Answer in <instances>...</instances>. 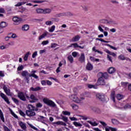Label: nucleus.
Masks as SVG:
<instances>
[{"instance_id":"1","label":"nucleus","mask_w":131,"mask_h":131,"mask_svg":"<svg viewBox=\"0 0 131 131\" xmlns=\"http://www.w3.org/2000/svg\"><path fill=\"white\" fill-rule=\"evenodd\" d=\"M98 76L99 77V78L98 80L97 83L99 85H105L106 82H105V80L108 78V74L107 73H99Z\"/></svg>"},{"instance_id":"2","label":"nucleus","mask_w":131,"mask_h":131,"mask_svg":"<svg viewBox=\"0 0 131 131\" xmlns=\"http://www.w3.org/2000/svg\"><path fill=\"white\" fill-rule=\"evenodd\" d=\"M70 99L73 101V102H75V103L79 104V103H81L84 100V97L78 95L77 94H74L70 96Z\"/></svg>"},{"instance_id":"3","label":"nucleus","mask_w":131,"mask_h":131,"mask_svg":"<svg viewBox=\"0 0 131 131\" xmlns=\"http://www.w3.org/2000/svg\"><path fill=\"white\" fill-rule=\"evenodd\" d=\"M35 73H36V71H31V74H29L28 73V72L26 71H23L21 73L22 76H26V79L28 80L29 79V78L26 76H29V77H34V78H35L36 79H37L38 78V76L36 75H35Z\"/></svg>"},{"instance_id":"4","label":"nucleus","mask_w":131,"mask_h":131,"mask_svg":"<svg viewBox=\"0 0 131 131\" xmlns=\"http://www.w3.org/2000/svg\"><path fill=\"white\" fill-rule=\"evenodd\" d=\"M17 97L21 100V101H23L24 102H25L27 101V99H28L29 100V96H28V94L26 93H24L22 92H19L17 93Z\"/></svg>"},{"instance_id":"5","label":"nucleus","mask_w":131,"mask_h":131,"mask_svg":"<svg viewBox=\"0 0 131 131\" xmlns=\"http://www.w3.org/2000/svg\"><path fill=\"white\" fill-rule=\"evenodd\" d=\"M103 28H104V30H105V31H104ZM98 29L100 32H102V33H103L104 36H108V32L106 31H109V28L105 27V26L103 25H99L98 26Z\"/></svg>"},{"instance_id":"6","label":"nucleus","mask_w":131,"mask_h":131,"mask_svg":"<svg viewBox=\"0 0 131 131\" xmlns=\"http://www.w3.org/2000/svg\"><path fill=\"white\" fill-rule=\"evenodd\" d=\"M43 102L48 105V106H51V107H56V104L54 101L48 99V98H44L43 99Z\"/></svg>"},{"instance_id":"7","label":"nucleus","mask_w":131,"mask_h":131,"mask_svg":"<svg viewBox=\"0 0 131 131\" xmlns=\"http://www.w3.org/2000/svg\"><path fill=\"white\" fill-rule=\"evenodd\" d=\"M96 98H97V99H99L100 101H104L106 100V96H105L104 94L102 93H97L96 94Z\"/></svg>"},{"instance_id":"8","label":"nucleus","mask_w":131,"mask_h":131,"mask_svg":"<svg viewBox=\"0 0 131 131\" xmlns=\"http://www.w3.org/2000/svg\"><path fill=\"white\" fill-rule=\"evenodd\" d=\"M78 61L80 63H84L85 62V55L84 53H81L78 58Z\"/></svg>"},{"instance_id":"9","label":"nucleus","mask_w":131,"mask_h":131,"mask_svg":"<svg viewBox=\"0 0 131 131\" xmlns=\"http://www.w3.org/2000/svg\"><path fill=\"white\" fill-rule=\"evenodd\" d=\"M0 97H1V98L4 100L5 102H6L7 104H10V100H9V98H8V97H7L5 94L1 93L0 94Z\"/></svg>"},{"instance_id":"10","label":"nucleus","mask_w":131,"mask_h":131,"mask_svg":"<svg viewBox=\"0 0 131 131\" xmlns=\"http://www.w3.org/2000/svg\"><path fill=\"white\" fill-rule=\"evenodd\" d=\"M69 48H74L75 49H76V48H79V49H84V46H80L79 45H78V44L77 43H72L71 44V45H70L69 46Z\"/></svg>"},{"instance_id":"11","label":"nucleus","mask_w":131,"mask_h":131,"mask_svg":"<svg viewBox=\"0 0 131 131\" xmlns=\"http://www.w3.org/2000/svg\"><path fill=\"white\" fill-rule=\"evenodd\" d=\"M26 114L29 117H32V116H35V112H34V111L27 110L26 111Z\"/></svg>"},{"instance_id":"12","label":"nucleus","mask_w":131,"mask_h":131,"mask_svg":"<svg viewBox=\"0 0 131 131\" xmlns=\"http://www.w3.org/2000/svg\"><path fill=\"white\" fill-rule=\"evenodd\" d=\"M3 89L7 96H12V93L10 91V89L9 88H7L6 86H4Z\"/></svg>"},{"instance_id":"13","label":"nucleus","mask_w":131,"mask_h":131,"mask_svg":"<svg viewBox=\"0 0 131 131\" xmlns=\"http://www.w3.org/2000/svg\"><path fill=\"white\" fill-rule=\"evenodd\" d=\"M52 123H53V125L54 124H57V125H63V126H66V125H67V124H66V123L65 122H63L61 121L53 122Z\"/></svg>"},{"instance_id":"14","label":"nucleus","mask_w":131,"mask_h":131,"mask_svg":"<svg viewBox=\"0 0 131 131\" xmlns=\"http://www.w3.org/2000/svg\"><path fill=\"white\" fill-rule=\"evenodd\" d=\"M13 22L15 23H17V24H19L21 21H22V19L17 17H14L12 19Z\"/></svg>"},{"instance_id":"15","label":"nucleus","mask_w":131,"mask_h":131,"mask_svg":"<svg viewBox=\"0 0 131 131\" xmlns=\"http://www.w3.org/2000/svg\"><path fill=\"white\" fill-rule=\"evenodd\" d=\"M19 125H20L21 128H22V129H24V130H25V129H26L27 127H26V124L25 123H24L22 121H19L18 122Z\"/></svg>"},{"instance_id":"16","label":"nucleus","mask_w":131,"mask_h":131,"mask_svg":"<svg viewBox=\"0 0 131 131\" xmlns=\"http://www.w3.org/2000/svg\"><path fill=\"white\" fill-rule=\"evenodd\" d=\"M79 39H80V36L79 35H76L72 38L71 41L75 42L76 41H78Z\"/></svg>"},{"instance_id":"17","label":"nucleus","mask_w":131,"mask_h":131,"mask_svg":"<svg viewBox=\"0 0 131 131\" xmlns=\"http://www.w3.org/2000/svg\"><path fill=\"white\" fill-rule=\"evenodd\" d=\"M94 68V66H93V64H92L91 63L88 62L86 66V69L87 70H93V69Z\"/></svg>"},{"instance_id":"18","label":"nucleus","mask_w":131,"mask_h":131,"mask_svg":"<svg viewBox=\"0 0 131 131\" xmlns=\"http://www.w3.org/2000/svg\"><path fill=\"white\" fill-rule=\"evenodd\" d=\"M28 109H29V111H37V110L35 108V107H34L33 105L31 104H29L28 106Z\"/></svg>"},{"instance_id":"19","label":"nucleus","mask_w":131,"mask_h":131,"mask_svg":"<svg viewBox=\"0 0 131 131\" xmlns=\"http://www.w3.org/2000/svg\"><path fill=\"white\" fill-rule=\"evenodd\" d=\"M51 13H52V9L50 8L43 9V14H51Z\"/></svg>"},{"instance_id":"20","label":"nucleus","mask_w":131,"mask_h":131,"mask_svg":"<svg viewBox=\"0 0 131 131\" xmlns=\"http://www.w3.org/2000/svg\"><path fill=\"white\" fill-rule=\"evenodd\" d=\"M41 90V88L39 86H37L36 88L32 87L30 89V91H32V92H37L38 91H40Z\"/></svg>"},{"instance_id":"21","label":"nucleus","mask_w":131,"mask_h":131,"mask_svg":"<svg viewBox=\"0 0 131 131\" xmlns=\"http://www.w3.org/2000/svg\"><path fill=\"white\" fill-rule=\"evenodd\" d=\"M48 33L49 32H48L47 31H46L45 33H43V34H42L41 36L38 37L39 40H41L42 38H45V37L47 36Z\"/></svg>"},{"instance_id":"22","label":"nucleus","mask_w":131,"mask_h":131,"mask_svg":"<svg viewBox=\"0 0 131 131\" xmlns=\"http://www.w3.org/2000/svg\"><path fill=\"white\" fill-rule=\"evenodd\" d=\"M29 99H31V100H32L33 101H31L32 103H33L35 102V101H37V98L34 96L33 94H31L30 95V97H29Z\"/></svg>"},{"instance_id":"23","label":"nucleus","mask_w":131,"mask_h":131,"mask_svg":"<svg viewBox=\"0 0 131 131\" xmlns=\"http://www.w3.org/2000/svg\"><path fill=\"white\" fill-rule=\"evenodd\" d=\"M55 29H56V26L55 25H53L48 28V31L50 32V33H52L55 31Z\"/></svg>"},{"instance_id":"24","label":"nucleus","mask_w":131,"mask_h":131,"mask_svg":"<svg viewBox=\"0 0 131 131\" xmlns=\"http://www.w3.org/2000/svg\"><path fill=\"white\" fill-rule=\"evenodd\" d=\"M22 30L23 31H28V30H29V25H24V26H23Z\"/></svg>"},{"instance_id":"25","label":"nucleus","mask_w":131,"mask_h":131,"mask_svg":"<svg viewBox=\"0 0 131 131\" xmlns=\"http://www.w3.org/2000/svg\"><path fill=\"white\" fill-rule=\"evenodd\" d=\"M8 26V23L6 21H2L0 23V27L1 28H5Z\"/></svg>"},{"instance_id":"26","label":"nucleus","mask_w":131,"mask_h":131,"mask_svg":"<svg viewBox=\"0 0 131 131\" xmlns=\"http://www.w3.org/2000/svg\"><path fill=\"white\" fill-rule=\"evenodd\" d=\"M68 59L71 64H72L74 62V58L72 57V55H69L68 56Z\"/></svg>"},{"instance_id":"27","label":"nucleus","mask_w":131,"mask_h":131,"mask_svg":"<svg viewBox=\"0 0 131 131\" xmlns=\"http://www.w3.org/2000/svg\"><path fill=\"white\" fill-rule=\"evenodd\" d=\"M108 72L110 73V74H112L113 73H114L115 72V68L114 67H111L108 70Z\"/></svg>"},{"instance_id":"28","label":"nucleus","mask_w":131,"mask_h":131,"mask_svg":"<svg viewBox=\"0 0 131 131\" xmlns=\"http://www.w3.org/2000/svg\"><path fill=\"white\" fill-rule=\"evenodd\" d=\"M79 117H80V119H82L83 120H88V119H90V117H88L84 115H79Z\"/></svg>"},{"instance_id":"29","label":"nucleus","mask_w":131,"mask_h":131,"mask_svg":"<svg viewBox=\"0 0 131 131\" xmlns=\"http://www.w3.org/2000/svg\"><path fill=\"white\" fill-rule=\"evenodd\" d=\"M88 123H90L91 125L92 126H97L98 125V123L96 122H92L91 120L88 121Z\"/></svg>"},{"instance_id":"30","label":"nucleus","mask_w":131,"mask_h":131,"mask_svg":"<svg viewBox=\"0 0 131 131\" xmlns=\"http://www.w3.org/2000/svg\"><path fill=\"white\" fill-rule=\"evenodd\" d=\"M73 124L74 125H75V126H76V127H81V126H82V124L80 123V122H74L73 123Z\"/></svg>"},{"instance_id":"31","label":"nucleus","mask_w":131,"mask_h":131,"mask_svg":"<svg viewBox=\"0 0 131 131\" xmlns=\"http://www.w3.org/2000/svg\"><path fill=\"white\" fill-rule=\"evenodd\" d=\"M112 123H113V124H115V125H117V124H119V121H118V120L115 119H112Z\"/></svg>"},{"instance_id":"32","label":"nucleus","mask_w":131,"mask_h":131,"mask_svg":"<svg viewBox=\"0 0 131 131\" xmlns=\"http://www.w3.org/2000/svg\"><path fill=\"white\" fill-rule=\"evenodd\" d=\"M0 118L2 120L3 122H5V118L4 117V114L2 110L0 109Z\"/></svg>"},{"instance_id":"33","label":"nucleus","mask_w":131,"mask_h":131,"mask_svg":"<svg viewBox=\"0 0 131 131\" xmlns=\"http://www.w3.org/2000/svg\"><path fill=\"white\" fill-rule=\"evenodd\" d=\"M90 59L92 62H99V61H100V59L95 58V57L92 56L90 57Z\"/></svg>"},{"instance_id":"34","label":"nucleus","mask_w":131,"mask_h":131,"mask_svg":"<svg viewBox=\"0 0 131 131\" xmlns=\"http://www.w3.org/2000/svg\"><path fill=\"white\" fill-rule=\"evenodd\" d=\"M45 24L47 26H51V25H53V23L52 20H47L45 22Z\"/></svg>"},{"instance_id":"35","label":"nucleus","mask_w":131,"mask_h":131,"mask_svg":"<svg viewBox=\"0 0 131 131\" xmlns=\"http://www.w3.org/2000/svg\"><path fill=\"white\" fill-rule=\"evenodd\" d=\"M92 50L94 51V52H95V53H98V54H100L101 55H102L103 54V52L98 50H96V47H94L93 48H92Z\"/></svg>"},{"instance_id":"36","label":"nucleus","mask_w":131,"mask_h":131,"mask_svg":"<svg viewBox=\"0 0 131 131\" xmlns=\"http://www.w3.org/2000/svg\"><path fill=\"white\" fill-rule=\"evenodd\" d=\"M29 55H30V52H28L25 55L24 60L27 61L28 60V57H29Z\"/></svg>"},{"instance_id":"37","label":"nucleus","mask_w":131,"mask_h":131,"mask_svg":"<svg viewBox=\"0 0 131 131\" xmlns=\"http://www.w3.org/2000/svg\"><path fill=\"white\" fill-rule=\"evenodd\" d=\"M99 23L101 24H107V23H108V20L106 19H101L99 20Z\"/></svg>"},{"instance_id":"38","label":"nucleus","mask_w":131,"mask_h":131,"mask_svg":"<svg viewBox=\"0 0 131 131\" xmlns=\"http://www.w3.org/2000/svg\"><path fill=\"white\" fill-rule=\"evenodd\" d=\"M66 16V12H62L56 14V17H64Z\"/></svg>"},{"instance_id":"39","label":"nucleus","mask_w":131,"mask_h":131,"mask_svg":"<svg viewBox=\"0 0 131 131\" xmlns=\"http://www.w3.org/2000/svg\"><path fill=\"white\" fill-rule=\"evenodd\" d=\"M25 4H26V2H18L17 4L15 5V7H21V6L25 5Z\"/></svg>"},{"instance_id":"40","label":"nucleus","mask_w":131,"mask_h":131,"mask_svg":"<svg viewBox=\"0 0 131 131\" xmlns=\"http://www.w3.org/2000/svg\"><path fill=\"white\" fill-rule=\"evenodd\" d=\"M117 99H118V100H122V99H123V95H121V94H117L116 96Z\"/></svg>"},{"instance_id":"41","label":"nucleus","mask_w":131,"mask_h":131,"mask_svg":"<svg viewBox=\"0 0 131 131\" xmlns=\"http://www.w3.org/2000/svg\"><path fill=\"white\" fill-rule=\"evenodd\" d=\"M71 106L73 110H77L78 109V105L75 104H72Z\"/></svg>"},{"instance_id":"42","label":"nucleus","mask_w":131,"mask_h":131,"mask_svg":"<svg viewBox=\"0 0 131 131\" xmlns=\"http://www.w3.org/2000/svg\"><path fill=\"white\" fill-rule=\"evenodd\" d=\"M9 48V45H2L0 46V50H6V49H8Z\"/></svg>"},{"instance_id":"43","label":"nucleus","mask_w":131,"mask_h":131,"mask_svg":"<svg viewBox=\"0 0 131 131\" xmlns=\"http://www.w3.org/2000/svg\"><path fill=\"white\" fill-rule=\"evenodd\" d=\"M36 12L37 14H43V9H37Z\"/></svg>"},{"instance_id":"44","label":"nucleus","mask_w":131,"mask_h":131,"mask_svg":"<svg viewBox=\"0 0 131 131\" xmlns=\"http://www.w3.org/2000/svg\"><path fill=\"white\" fill-rule=\"evenodd\" d=\"M32 3H34V4H42V3H45V1L35 0L33 1Z\"/></svg>"},{"instance_id":"45","label":"nucleus","mask_w":131,"mask_h":131,"mask_svg":"<svg viewBox=\"0 0 131 131\" xmlns=\"http://www.w3.org/2000/svg\"><path fill=\"white\" fill-rule=\"evenodd\" d=\"M115 93L114 92H112L111 94V98L114 102H115Z\"/></svg>"},{"instance_id":"46","label":"nucleus","mask_w":131,"mask_h":131,"mask_svg":"<svg viewBox=\"0 0 131 131\" xmlns=\"http://www.w3.org/2000/svg\"><path fill=\"white\" fill-rule=\"evenodd\" d=\"M72 55L73 57H74V58H76V57L78 56L79 53L78 52H72Z\"/></svg>"},{"instance_id":"47","label":"nucleus","mask_w":131,"mask_h":131,"mask_svg":"<svg viewBox=\"0 0 131 131\" xmlns=\"http://www.w3.org/2000/svg\"><path fill=\"white\" fill-rule=\"evenodd\" d=\"M61 119L65 122H68V118L67 117L61 116Z\"/></svg>"},{"instance_id":"48","label":"nucleus","mask_w":131,"mask_h":131,"mask_svg":"<svg viewBox=\"0 0 131 131\" xmlns=\"http://www.w3.org/2000/svg\"><path fill=\"white\" fill-rule=\"evenodd\" d=\"M119 59H120V60H126V58H125V57H124V56L123 55H121L120 56H119L118 57Z\"/></svg>"},{"instance_id":"49","label":"nucleus","mask_w":131,"mask_h":131,"mask_svg":"<svg viewBox=\"0 0 131 131\" xmlns=\"http://www.w3.org/2000/svg\"><path fill=\"white\" fill-rule=\"evenodd\" d=\"M29 125L30 127H31V128H32L33 129H34V130H38V129L36 127H35L34 126H33V125L31 124H29Z\"/></svg>"},{"instance_id":"50","label":"nucleus","mask_w":131,"mask_h":131,"mask_svg":"<svg viewBox=\"0 0 131 131\" xmlns=\"http://www.w3.org/2000/svg\"><path fill=\"white\" fill-rule=\"evenodd\" d=\"M106 46L111 48V49H112V50H114L115 51H117V48L115 47H113L109 44H106Z\"/></svg>"},{"instance_id":"51","label":"nucleus","mask_w":131,"mask_h":131,"mask_svg":"<svg viewBox=\"0 0 131 131\" xmlns=\"http://www.w3.org/2000/svg\"><path fill=\"white\" fill-rule=\"evenodd\" d=\"M70 120H71V121H77V120H78V119L74 117H70Z\"/></svg>"},{"instance_id":"52","label":"nucleus","mask_w":131,"mask_h":131,"mask_svg":"<svg viewBox=\"0 0 131 131\" xmlns=\"http://www.w3.org/2000/svg\"><path fill=\"white\" fill-rule=\"evenodd\" d=\"M129 108H131V104H127L125 106H124V109H128Z\"/></svg>"},{"instance_id":"53","label":"nucleus","mask_w":131,"mask_h":131,"mask_svg":"<svg viewBox=\"0 0 131 131\" xmlns=\"http://www.w3.org/2000/svg\"><path fill=\"white\" fill-rule=\"evenodd\" d=\"M36 56H37V51H35L33 53L32 55V58H33V59H34V58H35Z\"/></svg>"},{"instance_id":"54","label":"nucleus","mask_w":131,"mask_h":131,"mask_svg":"<svg viewBox=\"0 0 131 131\" xmlns=\"http://www.w3.org/2000/svg\"><path fill=\"white\" fill-rule=\"evenodd\" d=\"M24 68V67L21 65L17 68V71H21V70H23Z\"/></svg>"},{"instance_id":"55","label":"nucleus","mask_w":131,"mask_h":131,"mask_svg":"<svg viewBox=\"0 0 131 131\" xmlns=\"http://www.w3.org/2000/svg\"><path fill=\"white\" fill-rule=\"evenodd\" d=\"M48 43H49V40L43 41L41 42V45H42L43 46H46V45H48Z\"/></svg>"},{"instance_id":"56","label":"nucleus","mask_w":131,"mask_h":131,"mask_svg":"<svg viewBox=\"0 0 131 131\" xmlns=\"http://www.w3.org/2000/svg\"><path fill=\"white\" fill-rule=\"evenodd\" d=\"M46 83L47 85H52L53 84V83L49 80H46Z\"/></svg>"},{"instance_id":"57","label":"nucleus","mask_w":131,"mask_h":131,"mask_svg":"<svg viewBox=\"0 0 131 131\" xmlns=\"http://www.w3.org/2000/svg\"><path fill=\"white\" fill-rule=\"evenodd\" d=\"M62 114H63V115H70V112L67 111H63Z\"/></svg>"},{"instance_id":"58","label":"nucleus","mask_w":131,"mask_h":131,"mask_svg":"<svg viewBox=\"0 0 131 131\" xmlns=\"http://www.w3.org/2000/svg\"><path fill=\"white\" fill-rule=\"evenodd\" d=\"M11 114L15 118H18V116L12 111H11Z\"/></svg>"},{"instance_id":"59","label":"nucleus","mask_w":131,"mask_h":131,"mask_svg":"<svg viewBox=\"0 0 131 131\" xmlns=\"http://www.w3.org/2000/svg\"><path fill=\"white\" fill-rule=\"evenodd\" d=\"M12 100L15 103V104H18V103H19V100L16 98H12Z\"/></svg>"},{"instance_id":"60","label":"nucleus","mask_w":131,"mask_h":131,"mask_svg":"<svg viewBox=\"0 0 131 131\" xmlns=\"http://www.w3.org/2000/svg\"><path fill=\"white\" fill-rule=\"evenodd\" d=\"M17 37H18V36L15 33H13L11 35L12 38H17Z\"/></svg>"},{"instance_id":"61","label":"nucleus","mask_w":131,"mask_h":131,"mask_svg":"<svg viewBox=\"0 0 131 131\" xmlns=\"http://www.w3.org/2000/svg\"><path fill=\"white\" fill-rule=\"evenodd\" d=\"M82 8L84 12H88V11H89V8L86 6H84L82 7Z\"/></svg>"},{"instance_id":"62","label":"nucleus","mask_w":131,"mask_h":131,"mask_svg":"<svg viewBox=\"0 0 131 131\" xmlns=\"http://www.w3.org/2000/svg\"><path fill=\"white\" fill-rule=\"evenodd\" d=\"M19 114L21 115V116H23V117H25V114L22 111H19Z\"/></svg>"},{"instance_id":"63","label":"nucleus","mask_w":131,"mask_h":131,"mask_svg":"<svg viewBox=\"0 0 131 131\" xmlns=\"http://www.w3.org/2000/svg\"><path fill=\"white\" fill-rule=\"evenodd\" d=\"M66 16H73V14L71 12H66Z\"/></svg>"},{"instance_id":"64","label":"nucleus","mask_w":131,"mask_h":131,"mask_svg":"<svg viewBox=\"0 0 131 131\" xmlns=\"http://www.w3.org/2000/svg\"><path fill=\"white\" fill-rule=\"evenodd\" d=\"M110 130H111V131H117V128H116L110 127Z\"/></svg>"}]
</instances>
